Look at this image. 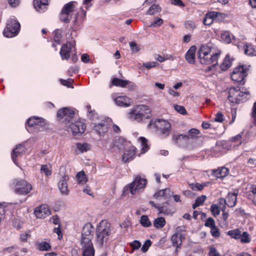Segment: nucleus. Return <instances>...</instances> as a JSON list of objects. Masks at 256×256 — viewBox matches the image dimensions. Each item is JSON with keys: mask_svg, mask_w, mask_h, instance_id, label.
Here are the masks:
<instances>
[{"mask_svg": "<svg viewBox=\"0 0 256 256\" xmlns=\"http://www.w3.org/2000/svg\"><path fill=\"white\" fill-rule=\"evenodd\" d=\"M214 46L212 42L202 44L198 52L200 62L203 64L216 66L218 64L219 52H214Z\"/></svg>", "mask_w": 256, "mask_h": 256, "instance_id": "obj_1", "label": "nucleus"}, {"mask_svg": "<svg viewBox=\"0 0 256 256\" xmlns=\"http://www.w3.org/2000/svg\"><path fill=\"white\" fill-rule=\"evenodd\" d=\"M148 126L150 128H156L158 134L162 138L168 136L172 130V125L170 122L164 119L152 120Z\"/></svg>", "mask_w": 256, "mask_h": 256, "instance_id": "obj_2", "label": "nucleus"}, {"mask_svg": "<svg viewBox=\"0 0 256 256\" xmlns=\"http://www.w3.org/2000/svg\"><path fill=\"white\" fill-rule=\"evenodd\" d=\"M150 113V108L144 104L138 105L130 110L128 114V118L132 120L140 122L148 118Z\"/></svg>", "mask_w": 256, "mask_h": 256, "instance_id": "obj_3", "label": "nucleus"}, {"mask_svg": "<svg viewBox=\"0 0 256 256\" xmlns=\"http://www.w3.org/2000/svg\"><path fill=\"white\" fill-rule=\"evenodd\" d=\"M111 233L110 224L106 220H102L96 230V243L100 246H103Z\"/></svg>", "mask_w": 256, "mask_h": 256, "instance_id": "obj_4", "label": "nucleus"}, {"mask_svg": "<svg viewBox=\"0 0 256 256\" xmlns=\"http://www.w3.org/2000/svg\"><path fill=\"white\" fill-rule=\"evenodd\" d=\"M77 3L72 1L65 4L60 14V20L64 23H68L74 14Z\"/></svg>", "mask_w": 256, "mask_h": 256, "instance_id": "obj_5", "label": "nucleus"}, {"mask_svg": "<svg viewBox=\"0 0 256 256\" xmlns=\"http://www.w3.org/2000/svg\"><path fill=\"white\" fill-rule=\"evenodd\" d=\"M146 184V180L138 176L133 182L126 186L124 190L129 192L132 194H135L137 192L145 188Z\"/></svg>", "mask_w": 256, "mask_h": 256, "instance_id": "obj_6", "label": "nucleus"}, {"mask_svg": "<svg viewBox=\"0 0 256 256\" xmlns=\"http://www.w3.org/2000/svg\"><path fill=\"white\" fill-rule=\"evenodd\" d=\"M20 29V23L16 20L12 18L8 20L3 34L6 37L12 38L18 34Z\"/></svg>", "mask_w": 256, "mask_h": 256, "instance_id": "obj_7", "label": "nucleus"}, {"mask_svg": "<svg viewBox=\"0 0 256 256\" xmlns=\"http://www.w3.org/2000/svg\"><path fill=\"white\" fill-rule=\"evenodd\" d=\"M248 70V68L245 66L236 68L231 74L232 80L238 82H242L247 76Z\"/></svg>", "mask_w": 256, "mask_h": 256, "instance_id": "obj_8", "label": "nucleus"}, {"mask_svg": "<svg viewBox=\"0 0 256 256\" xmlns=\"http://www.w3.org/2000/svg\"><path fill=\"white\" fill-rule=\"evenodd\" d=\"M200 131L196 128H192L189 130L186 134H180L175 137L176 142L178 144L182 142L186 143L188 142L190 140H193L198 137Z\"/></svg>", "mask_w": 256, "mask_h": 256, "instance_id": "obj_9", "label": "nucleus"}, {"mask_svg": "<svg viewBox=\"0 0 256 256\" xmlns=\"http://www.w3.org/2000/svg\"><path fill=\"white\" fill-rule=\"evenodd\" d=\"M32 189V185L25 180H16L14 186V192L19 194H28Z\"/></svg>", "mask_w": 256, "mask_h": 256, "instance_id": "obj_10", "label": "nucleus"}, {"mask_svg": "<svg viewBox=\"0 0 256 256\" xmlns=\"http://www.w3.org/2000/svg\"><path fill=\"white\" fill-rule=\"evenodd\" d=\"M81 245L83 256H94V249L92 240H81Z\"/></svg>", "mask_w": 256, "mask_h": 256, "instance_id": "obj_11", "label": "nucleus"}, {"mask_svg": "<svg viewBox=\"0 0 256 256\" xmlns=\"http://www.w3.org/2000/svg\"><path fill=\"white\" fill-rule=\"evenodd\" d=\"M86 130L84 124L81 120H77L72 123L68 126V130H70L72 134H81L84 132Z\"/></svg>", "mask_w": 256, "mask_h": 256, "instance_id": "obj_12", "label": "nucleus"}, {"mask_svg": "<svg viewBox=\"0 0 256 256\" xmlns=\"http://www.w3.org/2000/svg\"><path fill=\"white\" fill-rule=\"evenodd\" d=\"M74 46L75 42L74 41L68 42L62 47L60 54L62 60H68L70 58V52L74 48Z\"/></svg>", "mask_w": 256, "mask_h": 256, "instance_id": "obj_13", "label": "nucleus"}, {"mask_svg": "<svg viewBox=\"0 0 256 256\" xmlns=\"http://www.w3.org/2000/svg\"><path fill=\"white\" fill-rule=\"evenodd\" d=\"M150 204L158 210V214H162L164 215H169L172 214L174 212L172 208L170 206H168V201L162 206L156 204L153 201H150Z\"/></svg>", "mask_w": 256, "mask_h": 256, "instance_id": "obj_14", "label": "nucleus"}, {"mask_svg": "<svg viewBox=\"0 0 256 256\" xmlns=\"http://www.w3.org/2000/svg\"><path fill=\"white\" fill-rule=\"evenodd\" d=\"M94 228L90 223L86 224L83 227L82 232L81 240H92L93 238Z\"/></svg>", "mask_w": 256, "mask_h": 256, "instance_id": "obj_15", "label": "nucleus"}, {"mask_svg": "<svg viewBox=\"0 0 256 256\" xmlns=\"http://www.w3.org/2000/svg\"><path fill=\"white\" fill-rule=\"evenodd\" d=\"M228 93V99L230 102L233 103H240L242 100V99L240 97V94H242V92H240V89L232 88H230Z\"/></svg>", "mask_w": 256, "mask_h": 256, "instance_id": "obj_16", "label": "nucleus"}, {"mask_svg": "<svg viewBox=\"0 0 256 256\" xmlns=\"http://www.w3.org/2000/svg\"><path fill=\"white\" fill-rule=\"evenodd\" d=\"M74 115V112L66 108L60 110L57 112L58 118L60 120H64V122L65 120L70 122Z\"/></svg>", "mask_w": 256, "mask_h": 256, "instance_id": "obj_17", "label": "nucleus"}, {"mask_svg": "<svg viewBox=\"0 0 256 256\" xmlns=\"http://www.w3.org/2000/svg\"><path fill=\"white\" fill-rule=\"evenodd\" d=\"M34 214L37 218H44L50 214V211L47 205L42 204L35 209Z\"/></svg>", "mask_w": 256, "mask_h": 256, "instance_id": "obj_18", "label": "nucleus"}, {"mask_svg": "<svg viewBox=\"0 0 256 256\" xmlns=\"http://www.w3.org/2000/svg\"><path fill=\"white\" fill-rule=\"evenodd\" d=\"M69 180V176L68 175L62 176L60 180L58 186L61 194L63 195H68L69 190L68 188L67 182Z\"/></svg>", "mask_w": 256, "mask_h": 256, "instance_id": "obj_19", "label": "nucleus"}, {"mask_svg": "<svg viewBox=\"0 0 256 256\" xmlns=\"http://www.w3.org/2000/svg\"><path fill=\"white\" fill-rule=\"evenodd\" d=\"M173 192L169 188H165L158 191L154 194V198L158 200H166L170 198Z\"/></svg>", "mask_w": 256, "mask_h": 256, "instance_id": "obj_20", "label": "nucleus"}, {"mask_svg": "<svg viewBox=\"0 0 256 256\" xmlns=\"http://www.w3.org/2000/svg\"><path fill=\"white\" fill-rule=\"evenodd\" d=\"M26 152V148L22 144L18 145L12 153V159L14 162L17 165L16 158L21 156Z\"/></svg>", "mask_w": 256, "mask_h": 256, "instance_id": "obj_21", "label": "nucleus"}, {"mask_svg": "<svg viewBox=\"0 0 256 256\" xmlns=\"http://www.w3.org/2000/svg\"><path fill=\"white\" fill-rule=\"evenodd\" d=\"M136 150V148L134 146L130 147L122 156L123 162H126L129 160H133L135 158Z\"/></svg>", "mask_w": 256, "mask_h": 256, "instance_id": "obj_22", "label": "nucleus"}, {"mask_svg": "<svg viewBox=\"0 0 256 256\" xmlns=\"http://www.w3.org/2000/svg\"><path fill=\"white\" fill-rule=\"evenodd\" d=\"M114 101L116 104L120 106L128 107L132 103L131 100L126 96H118Z\"/></svg>", "mask_w": 256, "mask_h": 256, "instance_id": "obj_23", "label": "nucleus"}, {"mask_svg": "<svg viewBox=\"0 0 256 256\" xmlns=\"http://www.w3.org/2000/svg\"><path fill=\"white\" fill-rule=\"evenodd\" d=\"M196 50V46H192L190 47L186 54V59L190 64H194L195 62V54Z\"/></svg>", "mask_w": 256, "mask_h": 256, "instance_id": "obj_24", "label": "nucleus"}, {"mask_svg": "<svg viewBox=\"0 0 256 256\" xmlns=\"http://www.w3.org/2000/svg\"><path fill=\"white\" fill-rule=\"evenodd\" d=\"M237 195L238 194L236 192H229L226 198L224 200V203L228 207H234L236 202Z\"/></svg>", "mask_w": 256, "mask_h": 256, "instance_id": "obj_25", "label": "nucleus"}, {"mask_svg": "<svg viewBox=\"0 0 256 256\" xmlns=\"http://www.w3.org/2000/svg\"><path fill=\"white\" fill-rule=\"evenodd\" d=\"M93 129L99 134H104L107 132L108 128L107 125L104 122L100 123L92 124V126Z\"/></svg>", "mask_w": 256, "mask_h": 256, "instance_id": "obj_26", "label": "nucleus"}, {"mask_svg": "<svg viewBox=\"0 0 256 256\" xmlns=\"http://www.w3.org/2000/svg\"><path fill=\"white\" fill-rule=\"evenodd\" d=\"M228 168L222 167L218 170H214L212 171V174L217 178H222L228 174Z\"/></svg>", "mask_w": 256, "mask_h": 256, "instance_id": "obj_27", "label": "nucleus"}, {"mask_svg": "<svg viewBox=\"0 0 256 256\" xmlns=\"http://www.w3.org/2000/svg\"><path fill=\"white\" fill-rule=\"evenodd\" d=\"M48 4V0H34V8L38 12L44 10Z\"/></svg>", "mask_w": 256, "mask_h": 256, "instance_id": "obj_28", "label": "nucleus"}, {"mask_svg": "<svg viewBox=\"0 0 256 256\" xmlns=\"http://www.w3.org/2000/svg\"><path fill=\"white\" fill-rule=\"evenodd\" d=\"M182 234L178 232L174 233L171 238V241L174 246H176V249L180 248L182 244Z\"/></svg>", "mask_w": 256, "mask_h": 256, "instance_id": "obj_29", "label": "nucleus"}, {"mask_svg": "<svg viewBox=\"0 0 256 256\" xmlns=\"http://www.w3.org/2000/svg\"><path fill=\"white\" fill-rule=\"evenodd\" d=\"M43 120L38 117H32L30 118L27 120V124L30 127L35 126H43L42 122Z\"/></svg>", "mask_w": 256, "mask_h": 256, "instance_id": "obj_30", "label": "nucleus"}, {"mask_svg": "<svg viewBox=\"0 0 256 256\" xmlns=\"http://www.w3.org/2000/svg\"><path fill=\"white\" fill-rule=\"evenodd\" d=\"M216 14V13H214V11L208 12L203 20V24L204 25H210L213 22L214 20L216 19L214 18V14Z\"/></svg>", "mask_w": 256, "mask_h": 256, "instance_id": "obj_31", "label": "nucleus"}, {"mask_svg": "<svg viewBox=\"0 0 256 256\" xmlns=\"http://www.w3.org/2000/svg\"><path fill=\"white\" fill-rule=\"evenodd\" d=\"M235 37L228 31L222 32L221 34V38L222 40L226 44H230L232 39H234Z\"/></svg>", "mask_w": 256, "mask_h": 256, "instance_id": "obj_32", "label": "nucleus"}, {"mask_svg": "<svg viewBox=\"0 0 256 256\" xmlns=\"http://www.w3.org/2000/svg\"><path fill=\"white\" fill-rule=\"evenodd\" d=\"M90 150V145L86 143H77L76 144V152L78 154L82 153L87 152Z\"/></svg>", "mask_w": 256, "mask_h": 256, "instance_id": "obj_33", "label": "nucleus"}, {"mask_svg": "<svg viewBox=\"0 0 256 256\" xmlns=\"http://www.w3.org/2000/svg\"><path fill=\"white\" fill-rule=\"evenodd\" d=\"M234 59L230 58V56L227 55L222 63L220 65V68L222 70H226L230 68L232 64Z\"/></svg>", "mask_w": 256, "mask_h": 256, "instance_id": "obj_34", "label": "nucleus"}, {"mask_svg": "<svg viewBox=\"0 0 256 256\" xmlns=\"http://www.w3.org/2000/svg\"><path fill=\"white\" fill-rule=\"evenodd\" d=\"M138 140H139L142 147V152L140 154H138V156H140L142 154L146 152L148 150L149 147L148 144V140L142 136L140 137Z\"/></svg>", "mask_w": 256, "mask_h": 256, "instance_id": "obj_35", "label": "nucleus"}, {"mask_svg": "<svg viewBox=\"0 0 256 256\" xmlns=\"http://www.w3.org/2000/svg\"><path fill=\"white\" fill-rule=\"evenodd\" d=\"M130 82L127 80H123L118 78H114L112 80V84L116 86L124 88L129 84Z\"/></svg>", "mask_w": 256, "mask_h": 256, "instance_id": "obj_36", "label": "nucleus"}, {"mask_svg": "<svg viewBox=\"0 0 256 256\" xmlns=\"http://www.w3.org/2000/svg\"><path fill=\"white\" fill-rule=\"evenodd\" d=\"M241 231L238 228H236L234 230H230L228 232L227 234L231 238L236 240H240V238Z\"/></svg>", "mask_w": 256, "mask_h": 256, "instance_id": "obj_37", "label": "nucleus"}, {"mask_svg": "<svg viewBox=\"0 0 256 256\" xmlns=\"http://www.w3.org/2000/svg\"><path fill=\"white\" fill-rule=\"evenodd\" d=\"M240 242L242 244H248L252 240V237L247 232H244L241 233Z\"/></svg>", "mask_w": 256, "mask_h": 256, "instance_id": "obj_38", "label": "nucleus"}, {"mask_svg": "<svg viewBox=\"0 0 256 256\" xmlns=\"http://www.w3.org/2000/svg\"><path fill=\"white\" fill-rule=\"evenodd\" d=\"M161 10V8L158 4H154L150 6L146 12V14L154 15Z\"/></svg>", "mask_w": 256, "mask_h": 256, "instance_id": "obj_39", "label": "nucleus"}, {"mask_svg": "<svg viewBox=\"0 0 256 256\" xmlns=\"http://www.w3.org/2000/svg\"><path fill=\"white\" fill-rule=\"evenodd\" d=\"M140 223L144 228H148L152 226V222L148 216L146 215H142L141 216L140 220Z\"/></svg>", "mask_w": 256, "mask_h": 256, "instance_id": "obj_40", "label": "nucleus"}, {"mask_svg": "<svg viewBox=\"0 0 256 256\" xmlns=\"http://www.w3.org/2000/svg\"><path fill=\"white\" fill-rule=\"evenodd\" d=\"M86 109L87 110V116L88 118L92 120L98 119V114L95 112L94 110H92L91 109V106L90 105H87L86 106Z\"/></svg>", "mask_w": 256, "mask_h": 256, "instance_id": "obj_41", "label": "nucleus"}, {"mask_svg": "<svg viewBox=\"0 0 256 256\" xmlns=\"http://www.w3.org/2000/svg\"><path fill=\"white\" fill-rule=\"evenodd\" d=\"M189 186L192 190L194 191H200L202 190L204 186H206V182L202 184L192 183L189 184Z\"/></svg>", "mask_w": 256, "mask_h": 256, "instance_id": "obj_42", "label": "nucleus"}, {"mask_svg": "<svg viewBox=\"0 0 256 256\" xmlns=\"http://www.w3.org/2000/svg\"><path fill=\"white\" fill-rule=\"evenodd\" d=\"M165 224L166 220L162 217L158 218L154 222V226L156 228H162Z\"/></svg>", "mask_w": 256, "mask_h": 256, "instance_id": "obj_43", "label": "nucleus"}, {"mask_svg": "<svg viewBox=\"0 0 256 256\" xmlns=\"http://www.w3.org/2000/svg\"><path fill=\"white\" fill-rule=\"evenodd\" d=\"M244 54L248 56H253L255 51L252 46L247 43L244 44Z\"/></svg>", "mask_w": 256, "mask_h": 256, "instance_id": "obj_44", "label": "nucleus"}, {"mask_svg": "<svg viewBox=\"0 0 256 256\" xmlns=\"http://www.w3.org/2000/svg\"><path fill=\"white\" fill-rule=\"evenodd\" d=\"M76 178L78 183L84 184L87 181L86 176L84 171L78 172L76 174Z\"/></svg>", "mask_w": 256, "mask_h": 256, "instance_id": "obj_45", "label": "nucleus"}, {"mask_svg": "<svg viewBox=\"0 0 256 256\" xmlns=\"http://www.w3.org/2000/svg\"><path fill=\"white\" fill-rule=\"evenodd\" d=\"M62 30L60 29H57L55 30L54 32V38L55 42H56L58 44H59L60 42V40L62 38Z\"/></svg>", "mask_w": 256, "mask_h": 256, "instance_id": "obj_46", "label": "nucleus"}, {"mask_svg": "<svg viewBox=\"0 0 256 256\" xmlns=\"http://www.w3.org/2000/svg\"><path fill=\"white\" fill-rule=\"evenodd\" d=\"M50 244L46 242H42L38 244V248L41 251L48 250L50 248Z\"/></svg>", "mask_w": 256, "mask_h": 256, "instance_id": "obj_47", "label": "nucleus"}, {"mask_svg": "<svg viewBox=\"0 0 256 256\" xmlns=\"http://www.w3.org/2000/svg\"><path fill=\"white\" fill-rule=\"evenodd\" d=\"M240 92H242V94H240V97L242 99V100L241 102H245L250 98V92L248 90L242 88Z\"/></svg>", "mask_w": 256, "mask_h": 256, "instance_id": "obj_48", "label": "nucleus"}, {"mask_svg": "<svg viewBox=\"0 0 256 256\" xmlns=\"http://www.w3.org/2000/svg\"><path fill=\"white\" fill-rule=\"evenodd\" d=\"M124 142V140L123 138H118L114 142V146L120 149L122 148Z\"/></svg>", "mask_w": 256, "mask_h": 256, "instance_id": "obj_49", "label": "nucleus"}, {"mask_svg": "<svg viewBox=\"0 0 256 256\" xmlns=\"http://www.w3.org/2000/svg\"><path fill=\"white\" fill-rule=\"evenodd\" d=\"M210 211H211L212 214L213 215V216L216 217V216H218V215H219V214L220 213V210L217 205H216L215 204H212L210 206Z\"/></svg>", "mask_w": 256, "mask_h": 256, "instance_id": "obj_50", "label": "nucleus"}, {"mask_svg": "<svg viewBox=\"0 0 256 256\" xmlns=\"http://www.w3.org/2000/svg\"><path fill=\"white\" fill-rule=\"evenodd\" d=\"M129 45L131 50L133 52H138L140 50V46L135 42H130Z\"/></svg>", "mask_w": 256, "mask_h": 256, "instance_id": "obj_51", "label": "nucleus"}, {"mask_svg": "<svg viewBox=\"0 0 256 256\" xmlns=\"http://www.w3.org/2000/svg\"><path fill=\"white\" fill-rule=\"evenodd\" d=\"M163 22H164V20L162 19L157 17L155 18V20H154V22L150 24V26H151V27L160 26L162 24Z\"/></svg>", "mask_w": 256, "mask_h": 256, "instance_id": "obj_52", "label": "nucleus"}, {"mask_svg": "<svg viewBox=\"0 0 256 256\" xmlns=\"http://www.w3.org/2000/svg\"><path fill=\"white\" fill-rule=\"evenodd\" d=\"M184 25L186 28L189 30H192L196 28L195 22L191 20L186 21Z\"/></svg>", "mask_w": 256, "mask_h": 256, "instance_id": "obj_53", "label": "nucleus"}, {"mask_svg": "<svg viewBox=\"0 0 256 256\" xmlns=\"http://www.w3.org/2000/svg\"><path fill=\"white\" fill-rule=\"evenodd\" d=\"M60 80L62 84L68 88H73V86H72V82H73V80L72 79H68V80L60 79Z\"/></svg>", "mask_w": 256, "mask_h": 256, "instance_id": "obj_54", "label": "nucleus"}, {"mask_svg": "<svg viewBox=\"0 0 256 256\" xmlns=\"http://www.w3.org/2000/svg\"><path fill=\"white\" fill-rule=\"evenodd\" d=\"M222 224L224 226H227L228 224V218L229 216V214L228 212H224L223 210H222Z\"/></svg>", "mask_w": 256, "mask_h": 256, "instance_id": "obj_55", "label": "nucleus"}, {"mask_svg": "<svg viewBox=\"0 0 256 256\" xmlns=\"http://www.w3.org/2000/svg\"><path fill=\"white\" fill-rule=\"evenodd\" d=\"M158 64V63L156 62H146L142 64L143 66L148 70L156 67Z\"/></svg>", "mask_w": 256, "mask_h": 256, "instance_id": "obj_56", "label": "nucleus"}, {"mask_svg": "<svg viewBox=\"0 0 256 256\" xmlns=\"http://www.w3.org/2000/svg\"><path fill=\"white\" fill-rule=\"evenodd\" d=\"M40 170L42 173L44 174L46 176H50L52 174V171L46 165H42L41 167Z\"/></svg>", "mask_w": 256, "mask_h": 256, "instance_id": "obj_57", "label": "nucleus"}, {"mask_svg": "<svg viewBox=\"0 0 256 256\" xmlns=\"http://www.w3.org/2000/svg\"><path fill=\"white\" fill-rule=\"evenodd\" d=\"M204 226L210 228H212L216 226L214 220L212 218H208L205 222Z\"/></svg>", "mask_w": 256, "mask_h": 256, "instance_id": "obj_58", "label": "nucleus"}, {"mask_svg": "<svg viewBox=\"0 0 256 256\" xmlns=\"http://www.w3.org/2000/svg\"><path fill=\"white\" fill-rule=\"evenodd\" d=\"M210 233L215 238L218 237L220 236L218 228L216 226L210 228Z\"/></svg>", "mask_w": 256, "mask_h": 256, "instance_id": "obj_59", "label": "nucleus"}, {"mask_svg": "<svg viewBox=\"0 0 256 256\" xmlns=\"http://www.w3.org/2000/svg\"><path fill=\"white\" fill-rule=\"evenodd\" d=\"M151 244H152V242L150 240H146L145 242L144 243V244H143V246H142V248H141L142 251L143 252H146L148 250L150 246H151Z\"/></svg>", "mask_w": 256, "mask_h": 256, "instance_id": "obj_60", "label": "nucleus"}, {"mask_svg": "<svg viewBox=\"0 0 256 256\" xmlns=\"http://www.w3.org/2000/svg\"><path fill=\"white\" fill-rule=\"evenodd\" d=\"M206 199V195H202L198 197L195 202L198 204L199 206H201L203 204Z\"/></svg>", "mask_w": 256, "mask_h": 256, "instance_id": "obj_61", "label": "nucleus"}, {"mask_svg": "<svg viewBox=\"0 0 256 256\" xmlns=\"http://www.w3.org/2000/svg\"><path fill=\"white\" fill-rule=\"evenodd\" d=\"M130 244L134 250L138 249L141 246L140 242L136 240L133 241L132 242L130 243Z\"/></svg>", "mask_w": 256, "mask_h": 256, "instance_id": "obj_62", "label": "nucleus"}, {"mask_svg": "<svg viewBox=\"0 0 256 256\" xmlns=\"http://www.w3.org/2000/svg\"><path fill=\"white\" fill-rule=\"evenodd\" d=\"M174 109L176 112H178L179 113L182 114H184L186 113V111L185 108L182 106L176 105L174 106Z\"/></svg>", "mask_w": 256, "mask_h": 256, "instance_id": "obj_63", "label": "nucleus"}, {"mask_svg": "<svg viewBox=\"0 0 256 256\" xmlns=\"http://www.w3.org/2000/svg\"><path fill=\"white\" fill-rule=\"evenodd\" d=\"M209 256H220L219 253L214 248H210L209 252Z\"/></svg>", "mask_w": 256, "mask_h": 256, "instance_id": "obj_64", "label": "nucleus"}]
</instances>
